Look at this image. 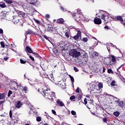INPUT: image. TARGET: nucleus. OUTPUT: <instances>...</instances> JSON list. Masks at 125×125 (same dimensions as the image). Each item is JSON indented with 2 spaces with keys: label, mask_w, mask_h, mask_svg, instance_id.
Instances as JSON below:
<instances>
[{
  "label": "nucleus",
  "mask_w": 125,
  "mask_h": 125,
  "mask_svg": "<svg viewBox=\"0 0 125 125\" xmlns=\"http://www.w3.org/2000/svg\"><path fill=\"white\" fill-rule=\"evenodd\" d=\"M41 93L45 98H48V99L51 100V101H54V100L53 99L52 96H51V91L50 89H46V87H44V88H42Z\"/></svg>",
  "instance_id": "f257e3e1"
},
{
  "label": "nucleus",
  "mask_w": 125,
  "mask_h": 125,
  "mask_svg": "<svg viewBox=\"0 0 125 125\" xmlns=\"http://www.w3.org/2000/svg\"><path fill=\"white\" fill-rule=\"evenodd\" d=\"M36 32H39V29L35 28L34 27H32L31 29H28L27 31L25 32V39H27V35H36L38 37H40V38H42V35H40L37 34Z\"/></svg>",
  "instance_id": "f03ea898"
},
{
  "label": "nucleus",
  "mask_w": 125,
  "mask_h": 125,
  "mask_svg": "<svg viewBox=\"0 0 125 125\" xmlns=\"http://www.w3.org/2000/svg\"><path fill=\"white\" fill-rule=\"evenodd\" d=\"M19 17L17 16H13L12 22L15 24H20V25H23V20L19 19Z\"/></svg>",
  "instance_id": "7ed1b4c3"
},
{
  "label": "nucleus",
  "mask_w": 125,
  "mask_h": 125,
  "mask_svg": "<svg viewBox=\"0 0 125 125\" xmlns=\"http://www.w3.org/2000/svg\"><path fill=\"white\" fill-rule=\"evenodd\" d=\"M81 55V52L77 51L76 49H74L71 50V51L69 53V55L70 56H72V57H74L75 58H77V57H79Z\"/></svg>",
  "instance_id": "20e7f679"
},
{
  "label": "nucleus",
  "mask_w": 125,
  "mask_h": 125,
  "mask_svg": "<svg viewBox=\"0 0 125 125\" xmlns=\"http://www.w3.org/2000/svg\"><path fill=\"white\" fill-rule=\"evenodd\" d=\"M57 46H58V48H61L62 54L65 55V53H63V50H65V48L64 47L65 46V42L63 41H61L58 43Z\"/></svg>",
  "instance_id": "39448f33"
},
{
  "label": "nucleus",
  "mask_w": 125,
  "mask_h": 125,
  "mask_svg": "<svg viewBox=\"0 0 125 125\" xmlns=\"http://www.w3.org/2000/svg\"><path fill=\"white\" fill-rule=\"evenodd\" d=\"M101 18L102 20H104V23H108L109 21H110L109 17L108 16L106 15V14H102V16H101Z\"/></svg>",
  "instance_id": "423d86ee"
},
{
  "label": "nucleus",
  "mask_w": 125,
  "mask_h": 125,
  "mask_svg": "<svg viewBox=\"0 0 125 125\" xmlns=\"http://www.w3.org/2000/svg\"><path fill=\"white\" fill-rule=\"evenodd\" d=\"M72 38L75 41H78L80 38H82V32L80 30L77 31L76 35L72 37Z\"/></svg>",
  "instance_id": "0eeeda50"
},
{
  "label": "nucleus",
  "mask_w": 125,
  "mask_h": 125,
  "mask_svg": "<svg viewBox=\"0 0 125 125\" xmlns=\"http://www.w3.org/2000/svg\"><path fill=\"white\" fill-rule=\"evenodd\" d=\"M97 83H97L92 82L89 84L90 89H91V90H92V89H97Z\"/></svg>",
  "instance_id": "6e6552de"
},
{
  "label": "nucleus",
  "mask_w": 125,
  "mask_h": 125,
  "mask_svg": "<svg viewBox=\"0 0 125 125\" xmlns=\"http://www.w3.org/2000/svg\"><path fill=\"white\" fill-rule=\"evenodd\" d=\"M4 1L8 4H11V5H16L17 4V2L14 0H4Z\"/></svg>",
  "instance_id": "1a4fd4ad"
},
{
  "label": "nucleus",
  "mask_w": 125,
  "mask_h": 125,
  "mask_svg": "<svg viewBox=\"0 0 125 125\" xmlns=\"http://www.w3.org/2000/svg\"><path fill=\"white\" fill-rule=\"evenodd\" d=\"M94 23L96 25H100L102 23V21L99 18H95L94 19Z\"/></svg>",
  "instance_id": "9d476101"
},
{
  "label": "nucleus",
  "mask_w": 125,
  "mask_h": 125,
  "mask_svg": "<svg viewBox=\"0 0 125 125\" xmlns=\"http://www.w3.org/2000/svg\"><path fill=\"white\" fill-rule=\"evenodd\" d=\"M22 105H23V104H22V102L19 101L18 102H17L16 104H15V107L16 108H17V109H20V108H21V106Z\"/></svg>",
  "instance_id": "9b49d317"
},
{
  "label": "nucleus",
  "mask_w": 125,
  "mask_h": 125,
  "mask_svg": "<svg viewBox=\"0 0 125 125\" xmlns=\"http://www.w3.org/2000/svg\"><path fill=\"white\" fill-rule=\"evenodd\" d=\"M111 62L112 61H111V59L108 58V60L104 62V64L106 66H109V65H112V64H113L112 63H111Z\"/></svg>",
  "instance_id": "f8f14e48"
},
{
  "label": "nucleus",
  "mask_w": 125,
  "mask_h": 125,
  "mask_svg": "<svg viewBox=\"0 0 125 125\" xmlns=\"http://www.w3.org/2000/svg\"><path fill=\"white\" fill-rule=\"evenodd\" d=\"M25 51H26V52H28V53H33L34 52H33L32 48L29 47V46H26L25 47Z\"/></svg>",
  "instance_id": "ddd939ff"
},
{
  "label": "nucleus",
  "mask_w": 125,
  "mask_h": 125,
  "mask_svg": "<svg viewBox=\"0 0 125 125\" xmlns=\"http://www.w3.org/2000/svg\"><path fill=\"white\" fill-rule=\"evenodd\" d=\"M56 103L57 105H58V106H60L61 107H63L65 106V104H64V103H63V102L62 101H61L59 99L57 100Z\"/></svg>",
  "instance_id": "4468645a"
},
{
  "label": "nucleus",
  "mask_w": 125,
  "mask_h": 125,
  "mask_svg": "<svg viewBox=\"0 0 125 125\" xmlns=\"http://www.w3.org/2000/svg\"><path fill=\"white\" fill-rule=\"evenodd\" d=\"M115 19L117 20L118 21H120L121 23L122 24L124 23V20H123V17L121 16H117L115 17Z\"/></svg>",
  "instance_id": "2eb2a0df"
},
{
  "label": "nucleus",
  "mask_w": 125,
  "mask_h": 125,
  "mask_svg": "<svg viewBox=\"0 0 125 125\" xmlns=\"http://www.w3.org/2000/svg\"><path fill=\"white\" fill-rule=\"evenodd\" d=\"M30 15L28 13H24V14L23 15V17H22L24 19H25V20H28V19H31V18H30Z\"/></svg>",
  "instance_id": "dca6fc26"
},
{
  "label": "nucleus",
  "mask_w": 125,
  "mask_h": 125,
  "mask_svg": "<svg viewBox=\"0 0 125 125\" xmlns=\"http://www.w3.org/2000/svg\"><path fill=\"white\" fill-rule=\"evenodd\" d=\"M109 58L111 60L112 62L115 63L116 62V57L114 55H110Z\"/></svg>",
  "instance_id": "f3484780"
},
{
  "label": "nucleus",
  "mask_w": 125,
  "mask_h": 125,
  "mask_svg": "<svg viewBox=\"0 0 125 125\" xmlns=\"http://www.w3.org/2000/svg\"><path fill=\"white\" fill-rule=\"evenodd\" d=\"M64 22L65 21H64V20L62 18L59 19L57 21V23H58V24H64Z\"/></svg>",
  "instance_id": "a211bd4d"
},
{
  "label": "nucleus",
  "mask_w": 125,
  "mask_h": 125,
  "mask_svg": "<svg viewBox=\"0 0 125 125\" xmlns=\"http://www.w3.org/2000/svg\"><path fill=\"white\" fill-rule=\"evenodd\" d=\"M6 94L5 93H0V100H2V99H4L5 98V96Z\"/></svg>",
  "instance_id": "6ab92c4d"
},
{
  "label": "nucleus",
  "mask_w": 125,
  "mask_h": 125,
  "mask_svg": "<svg viewBox=\"0 0 125 125\" xmlns=\"http://www.w3.org/2000/svg\"><path fill=\"white\" fill-rule=\"evenodd\" d=\"M113 88H114V90L116 91H120L121 90V86L115 85L114 87H113Z\"/></svg>",
  "instance_id": "aec40b11"
},
{
  "label": "nucleus",
  "mask_w": 125,
  "mask_h": 125,
  "mask_svg": "<svg viewBox=\"0 0 125 125\" xmlns=\"http://www.w3.org/2000/svg\"><path fill=\"white\" fill-rule=\"evenodd\" d=\"M40 76L42 77V78H46V77H48V75L45 73V72H42L40 73Z\"/></svg>",
  "instance_id": "412c9836"
},
{
  "label": "nucleus",
  "mask_w": 125,
  "mask_h": 125,
  "mask_svg": "<svg viewBox=\"0 0 125 125\" xmlns=\"http://www.w3.org/2000/svg\"><path fill=\"white\" fill-rule=\"evenodd\" d=\"M53 53L55 54V55H57L58 54V49L56 47H54L52 49Z\"/></svg>",
  "instance_id": "4be33fe9"
},
{
  "label": "nucleus",
  "mask_w": 125,
  "mask_h": 125,
  "mask_svg": "<svg viewBox=\"0 0 125 125\" xmlns=\"http://www.w3.org/2000/svg\"><path fill=\"white\" fill-rule=\"evenodd\" d=\"M20 62L21 64H26V63H29V62L27 61V60H23L22 59H20Z\"/></svg>",
  "instance_id": "5701e85b"
},
{
  "label": "nucleus",
  "mask_w": 125,
  "mask_h": 125,
  "mask_svg": "<svg viewBox=\"0 0 125 125\" xmlns=\"http://www.w3.org/2000/svg\"><path fill=\"white\" fill-rule=\"evenodd\" d=\"M92 100H90L89 101V102H88V104L87 105V108H88L89 110L90 109V107L89 106V105H93V104H92Z\"/></svg>",
  "instance_id": "b1692460"
},
{
  "label": "nucleus",
  "mask_w": 125,
  "mask_h": 125,
  "mask_svg": "<svg viewBox=\"0 0 125 125\" xmlns=\"http://www.w3.org/2000/svg\"><path fill=\"white\" fill-rule=\"evenodd\" d=\"M22 89H21V91L25 92V93H26L27 92V90H28V87L27 86H22Z\"/></svg>",
  "instance_id": "393cba45"
},
{
  "label": "nucleus",
  "mask_w": 125,
  "mask_h": 125,
  "mask_svg": "<svg viewBox=\"0 0 125 125\" xmlns=\"http://www.w3.org/2000/svg\"><path fill=\"white\" fill-rule=\"evenodd\" d=\"M32 54H33V55H34L35 57H37L38 58H39V59H41V58H42V57H41V56H40V55H39L38 53L33 52Z\"/></svg>",
  "instance_id": "a878e982"
},
{
  "label": "nucleus",
  "mask_w": 125,
  "mask_h": 125,
  "mask_svg": "<svg viewBox=\"0 0 125 125\" xmlns=\"http://www.w3.org/2000/svg\"><path fill=\"white\" fill-rule=\"evenodd\" d=\"M99 87V88H100V89H101V88H103V83H98V84H97V87Z\"/></svg>",
  "instance_id": "bb28decb"
},
{
  "label": "nucleus",
  "mask_w": 125,
  "mask_h": 125,
  "mask_svg": "<svg viewBox=\"0 0 125 125\" xmlns=\"http://www.w3.org/2000/svg\"><path fill=\"white\" fill-rule=\"evenodd\" d=\"M76 97H77L78 100H81V101H83L82 100V97H83V95H82L81 94H77Z\"/></svg>",
  "instance_id": "cd10ccee"
},
{
  "label": "nucleus",
  "mask_w": 125,
  "mask_h": 125,
  "mask_svg": "<svg viewBox=\"0 0 125 125\" xmlns=\"http://www.w3.org/2000/svg\"><path fill=\"white\" fill-rule=\"evenodd\" d=\"M117 104H118V106H119V107H121V108L124 107V102L123 101L119 102Z\"/></svg>",
  "instance_id": "c85d7f7f"
},
{
  "label": "nucleus",
  "mask_w": 125,
  "mask_h": 125,
  "mask_svg": "<svg viewBox=\"0 0 125 125\" xmlns=\"http://www.w3.org/2000/svg\"><path fill=\"white\" fill-rule=\"evenodd\" d=\"M27 55H28V56H29L30 59H31L32 61H33V62H35V58H34V57H33L32 56H31V55H30L28 53H27Z\"/></svg>",
  "instance_id": "c756f323"
},
{
  "label": "nucleus",
  "mask_w": 125,
  "mask_h": 125,
  "mask_svg": "<svg viewBox=\"0 0 125 125\" xmlns=\"http://www.w3.org/2000/svg\"><path fill=\"white\" fill-rule=\"evenodd\" d=\"M24 14H25V12H23L22 11H19L18 12V15L21 16V17H23Z\"/></svg>",
  "instance_id": "7c9ffc66"
},
{
  "label": "nucleus",
  "mask_w": 125,
  "mask_h": 125,
  "mask_svg": "<svg viewBox=\"0 0 125 125\" xmlns=\"http://www.w3.org/2000/svg\"><path fill=\"white\" fill-rule=\"evenodd\" d=\"M37 2H38V0H31L30 3H31V4H33V5H35Z\"/></svg>",
  "instance_id": "2f4dec72"
},
{
  "label": "nucleus",
  "mask_w": 125,
  "mask_h": 125,
  "mask_svg": "<svg viewBox=\"0 0 125 125\" xmlns=\"http://www.w3.org/2000/svg\"><path fill=\"white\" fill-rule=\"evenodd\" d=\"M113 115L115 116V117H119L120 116V112L119 111H115L113 113Z\"/></svg>",
  "instance_id": "473e14b6"
},
{
  "label": "nucleus",
  "mask_w": 125,
  "mask_h": 125,
  "mask_svg": "<svg viewBox=\"0 0 125 125\" xmlns=\"http://www.w3.org/2000/svg\"><path fill=\"white\" fill-rule=\"evenodd\" d=\"M0 7L2 8H4L6 7V5L5 4V3L2 2V3L0 4Z\"/></svg>",
  "instance_id": "72a5a7b5"
},
{
  "label": "nucleus",
  "mask_w": 125,
  "mask_h": 125,
  "mask_svg": "<svg viewBox=\"0 0 125 125\" xmlns=\"http://www.w3.org/2000/svg\"><path fill=\"white\" fill-rule=\"evenodd\" d=\"M110 84L111 85V86H113V87L114 86H116V85H117V84H116V81H113Z\"/></svg>",
  "instance_id": "f704fd0d"
},
{
  "label": "nucleus",
  "mask_w": 125,
  "mask_h": 125,
  "mask_svg": "<svg viewBox=\"0 0 125 125\" xmlns=\"http://www.w3.org/2000/svg\"><path fill=\"white\" fill-rule=\"evenodd\" d=\"M47 31L49 32H53V27L51 26H48L47 27Z\"/></svg>",
  "instance_id": "c9c22d12"
},
{
  "label": "nucleus",
  "mask_w": 125,
  "mask_h": 125,
  "mask_svg": "<svg viewBox=\"0 0 125 125\" xmlns=\"http://www.w3.org/2000/svg\"><path fill=\"white\" fill-rule=\"evenodd\" d=\"M98 56H99L98 53L96 51H94V53L92 54L93 57H95V56L96 57H98Z\"/></svg>",
  "instance_id": "e433bc0d"
},
{
  "label": "nucleus",
  "mask_w": 125,
  "mask_h": 125,
  "mask_svg": "<svg viewBox=\"0 0 125 125\" xmlns=\"http://www.w3.org/2000/svg\"><path fill=\"white\" fill-rule=\"evenodd\" d=\"M69 78L71 81V83H74V82H75V79H74V77H73L72 76L69 75Z\"/></svg>",
  "instance_id": "4c0bfd02"
},
{
  "label": "nucleus",
  "mask_w": 125,
  "mask_h": 125,
  "mask_svg": "<svg viewBox=\"0 0 125 125\" xmlns=\"http://www.w3.org/2000/svg\"><path fill=\"white\" fill-rule=\"evenodd\" d=\"M33 20L34 21H35V22L37 23V24H38L39 25H40V24H41V21L39 20L36 19H34Z\"/></svg>",
  "instance_id": "58836bf2"
},
{
  "label": "nucleus",
  "mask_w": 125,
  "mask_h": 125,
  "mask_svg": "<svg viewBox=\"0 0 125 125\" xmlns=\"http://www.w3.org/2000/svg\"><path fill=\"white\" fill-rule=\"evenodd\" d=\"M114 101H115L116 103H119L120 100L117 97H114Z\"/></svg>",
  "instance_id": "ea45409f"
},
{
  "label": "nucleus",
  "mask_w": 125,
  "mask_h": 125,
  "mask_svg": "<svg viewBox=\"0 0 125 125\" xmlns=\"http://www.w3.org/2000/svg\"><path fill=\"white\" fill-rule=\"evenodd\" d=\"M107 73H108V74H114V72L111 68L107 69Z\"/></svg>",
  "instance_id": "a19ab883"
},
{
  "label": "nucleus",
  "mask_w": 125,
  "mask_h": 125,
  "mask_svg": "<svg viewBox=\"0 0 125 125\" xmlns=\"http://www.w3.org/2000/svg\"><path fill=\"white\" fill-rule=\"evenodd\" d=\"M64 36H66L67 39H69V37H70V34H69V32H66L65 33Z\"/></svg>",
  "instance_id": "79ce46f5"
},
{
  "label": "nucleus",
  "mask_w": 125,
  "mask_h": 125,
  "mask_svg": "<svg viewBox=\"0 0 125 125\" xmlns=\"http://www.w3.org/2000/svg\"><path fill=\"white\" fill-rule=\"evenodd\" d=\"M0 44H1V47H2L3 48H4V47H5V44H4V42H1Z\"/></svg>",
  "instance_id": "37998d69"
},
{
  "label": "nucleus",
  "mask_w": 125,
  "mask_h": 125,
  "mask_svg": "<svg viewBox=\"0 0 125 125\" xmlns=\"http://www.w3.org/2000/svg\"><path fill=\"white\" fill-rule=\"evenodd\" d=\"M9 117L11 119H12V120L14 121V119L12 118V111H11V110H10V112H9Z\"/></svg>",
  "instance_id": "c03bdc74"
},
{
  "label": "nucleus",
  "mask_w": 125,
  "mask_h": 125,
  "mask_svg": "<svg viewBox=\"0 0 125 125\" xmlns=\"http://www.w3.org/2000/svg\"><path fill=\"white\" fill-rule=\"evenodd\" d=\"M82 41L84 42H87L88 41V39H87V38H83Z\"/></svg>",
  "instance_id": "a18cd8bd"
},
{
  "label": "nucleus",
  "mask_w": 125,
  "mask_h": 125,
  "mask_svg": "<svg viewBox=\"0 0 125 125\" xmlns=\"http://www.w3.org/2000/svg\"><path fill=\"white\" fill-rule=\"evenodd\" d=\"M37 122H41L42 121V118L41 117H37L36 118Z\"/></svg>",
  "instance_id": "49530a36"
},
{
  "label": "nucleus",
  "mask_w": 125,
  "mask_h": 125,
  "mask_svg": "<svg viewBox=\"0 0 125 125\" xmlns=\"http://www.w3.org/2000/svg\"><path fill=\"white\" fill-rule=\"evenodd\" d=\"M11 94H12V91L10 90L8 93V97H10V95H11Z\"/></svg>",
  "instance_id": "de8ad7c7"
},
{
  "label": "nucleus",
  "mask_w": 125,
  "mask_h": 125,
  "mask_svg": "<svg viewBox=\"0 0 125 125\" xmlns=\"http://www.w3.org/2000/svg\"><path fill=\"white\" fill-rule=\"evenodd\" d=\"M71 14L73 16V18L76 17V16H77V17H78V14H76L75 13H71Z\"/></svg>",
  "instance_id": "09e8293b"
},
{
  "label": "nucleus",
  "mask_w": 125,
  "mask_h": 125,
  "mask_svg": "<svg viewBox=\"0 0 125 125\" xmlns=\"http://www.w3.org/2000/svg\"><path fill=\"white\" fill-rule=\"evenodd\" d=\"M103 121L104 123L107 124V118H106V117L103 118Z\"/></svg>",
  "instance_id": "8fccbe9b"
},
{
  "label": "nucleus",
  "mask_w": 125,
  "mask_h": 125,
  "mask_svg": "<svg viewBox=\"0 0 125 125\" xmlns=\"http://www.w3.org/2000/svg\"><path fill=\"white\" fill-rule=\"evenodd\" d=\"M75 98H76V96H71L70 97V100L72 101H73V100H74V99H75Z\"/></svg>",
  "instance_id": "3c124183"
},
{
  "label": "nucleus",
  "mask_w": 125,
  "mask_h": 125,
  "mask_svg": "<svg viewBox=\"0 0 125 125\" xmlns=\"http://www.w3.org/2000/svg\"><path fill=\"white\" fill-rule=\"evenodd\" d=\"M48 78H49L51 80H53V74L51 73V75L49 76H47Z\"/></svg>",
  "instance_id": "603ef678"
},
{
  "label": "nucleus",
  "mask_w": 125,
  "mask_h": 125,
  "mask_svg": "<svg viewBox=\"0 0 125 125\" xmlns=\"http://www.w3.org/2000/svg\"><path fill=\"white\" fill-rule=\"evenodd\" d=\"M51 95L52 97L53 96V97H55V96H56L55 93L52 92H51Z\"/></svg>",
  "instance_id": "864d4df0"
},
{
  "label": "nucleus",
  "mask_w": 125,
  "mask_h": 125,
  "mask_svg": "<svg viewBox=\"0 0 125 125\" xmlns=\"http://www.w3.org/2000/svg\"><path fill=\"white\" fill-rule=\"evenodd\" d=\"M79 18H80V16L78 14V17L77 16L74 17V18H73V19H74L75 20H76V21H77V19H79Z\"/></svg>",
  "instance_id": "5fc2aeb1"
},
{
  "label": "nucleus",
  "mask_w": 125,
  "mask_h": 125,
  "mask_svg": "<svg viewBox=\"0 0 125 125\" xmlns=\"http://www.w3.org/2000/svg\"><path fill=\"white\" fill-rule=\"evenodd\" d=\"M61 9L62 11H63V12H66V11H67V10L66 9H65V8H64L63 7H61Z\"/></svg>",
  "instance_id": "6e6d98bb"
},
{
  "label": "nucleus",
  "mask_w": 125,
  "mask_h": 125,
  "mask_svg": "<svg viewBox=\"0 0 125 125\" xmlns=\"http://www.w3.org/2000/svg\"><path fill=\"white\" fill-rule=\"evenodd\" d=\"M76 93H80V88L77 87L76 90H75Z\"/></svg>",
  "instance_id": "4d7b16f0"
},
{
  "label": "nucleus",
  "mask_w": 125,
  "mask_h": 125,
  "mask_svg": "<svg viewBox=\"0 0 125 125\" xmlns=\"http://www.w3.org/2000/svg\"><path fill=\"white\" fill-rule=\"evenodd\" d=\"M74 70L75 72H79V69H78L76 66L74 67Z\"/></svg>",
  "instance_id": "13d9d810"
},
{
  "label": "nucleus",
  "mask_w": 125,
  "mask_h": 125,
  "mask_svg": "<svg viewBox=\"0 0 125 125\" xmlns=\"http://www.w3.org/2000/svg\"><path fill=\"white\" fill-rule=\"evenodd\" d=\"M123 66H124V64H122L120 66H119L117 70V72H118V73H120V71H119V69L120 68H122V67H123Z\"/></svg>",
  "instance_id": "bf43d9fd"
},
{
  "label": "nucleus",
  "mask_w": 125,
  "mask_h": 125,
  "mask_svg": "<svg viewBox=\"0 0 125 125\" xmlns=\"http://www.w3.org/2000/svg\"><path fill=\"white\" fill-rule=\"evenodd\" d=\"M45 18L47 19H49V18H50V15H49V14H46L45 15Z\"/></svg>",
  "instance_id": "052dcab7"
},
{
  "label": "nucleus",
  "mask_w": 125,
  "mask_h": 125,
  "mask_svg": "<svg viewBox=\"0 0 125 125\" xmlns=\"http://www.w3.org/2000/svg\"><path fill=\"white\" fill-rule=\"evenodd\" d=\"M84 102L85 105H86V104H87V99L86 98H85L84 99Z\"/></svg>",
  "instance_id": "680f3d73"
},
{
  "label": "nucleus",
  "mask_w": 125,
  "mask_h": 125,
  "mask_svg": "<svg viewBox=\"0 0 125 125\" xmlns=\"http://www.w3.org/2000/svg\"><path fill=\"white\" fill-rule=\"evenodd\" d=\"M8 59H9V58L8 57H4L3 58V60L5 61H7L8 60Z\"/></svg>",
  "instance_id": "e2e57ef3"
},
{
  "label": "nucleus",
  "mask_w": 125,
  "mask_h": 125,
  "mask_svg": "<svg viewBox=\"0 0 125 125\" xmlns=\"http://www.w3.org/2000/svg\"><path fill=\"white\" fill-rule=\"evenodd\" d=\"M71 114L75 116V115H76V111H74V110H72L71 111Z\"/></svg>",
  "instance_id": "0e129e2a"
},
{
  "label": "nucleus",
  "mask_w": 125,
  "mask_h": 125,
  "mask_svg": "<svg viewBox=\"0 0 125 125\" xmlns=\"http://www.w3.org/2000/svg\"><path fill=\"white\" fill-rule=\"evenodd\" d=\"M52 113L53 114H54V115H55V116H56V111H55V110H52Z\"/></svg>",
  "instance_id": "69168bd1"
},
{
  "label": "nucleus",
  "mask_w": 125,
  "mask_h": 125,
  "mask_svg": "<svg viewBox=\"0 0 125 125\" xmlns=\"http://www.w3.org/2000/svg\"><path fill=\"white\" fill-rule=\"evenodd\" d=\"M2 16H3V17H6V13H2Z\"/></svg>",
  "instance_id": "338daca9"
},
{
  "label": "nucleus",
  "mask_w": 125,
  "mask_h": 125,
  "mask_svg": "<svg viewBox=\"0 0 125 125\" xmlns=\"http://www.w3.org/2000/svg\"><path fill=\"white\" fill-rule=\"evenodd\" d=\"M121 77H122V78H121V80L123 81V83H125V79L124 77H123V76H121Z\"/></svg>",
  "instance_id": "774afa93"
}]
</instances>
